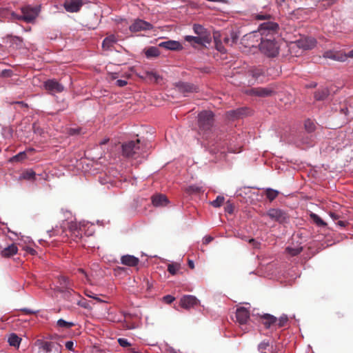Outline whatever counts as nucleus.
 <instances>
[{
    "label": "nucleus",
    "mask_w": 353,
    "mask_h": 353,
    "mask_svg": "<svg viewBox=\"0 0 353 353\" xmlns=\"http://www.w3.org/2000/svg\"><path fill=\"white\" fill-rule=\"evenodd\" d=\"M63 346L54 341L37 339L32 345L33 353H62Z\"/></svg>",
    "instance_id": "f257e3e1"
},
{
    "label": "nucleus",
    "mask_w": 353,
    "mask_h": 353,
    "mask_svg": "<svg viewBox=\"0 0 353 353\" xmlns=\"http://www.w3.org/2000/svg\"><path fill=\"white\" fill-rule=\"evenodd\" d=\"M214 114L210 110H203L198 114V127L199 133L210 132L214 125Z\"/></svg>",
    "instance_id": "f03ea898"
},
{
    "label": "nucleus",
    "mask_w": 353,
    "mask_h": 353,
    "mask_svg": "<svg viewBox=\"0 0 353 353\" xmlns=\"http://www.w3.org/2000/svg\"><path fill=\"white\" fill-rule=\"evenodd\" d=\"M259 49L269 57H275L279 54V46L274 38H261Z\"/></svg>",
    "instance_id": "7ed1b4c3"
},
{
    "label": "nucleus",
    "mask_w": 353,
    "mask_h": 353,
    "mask_svg": "<svg viewBox=\"0 0 353 353\" xmlns=\"http://www.w3.org/2000/svg\"><path fill=\"white\" fill-rule=\"evenodd\" d=\"M279 29L278 23L268 21L259 26L258 32L261 37L270 36V38H272L274 34H278Z\"/></svg>",
    "instance_id": "20e7f679"
},
{
    "label": "nucleus",
    "mask_w": 353,
    "mask_h": 353,
    "mask_svg": "<svg viewBox=\"0 0 353 353\" xmlns=\"http://www.w3.org/2000/svg\"><path fill=\"white\" fill-rule=\"evenodd\" d=\"M123 155L125 157L133 158L140 153V140L130 141L122 145Z\"/></svg>",
    "instance_id": "39448f33"
},
{
    "label": "nucleus",
    "mask_w": 353,
    "mask_h": 353,
    "mask_svg": "<svg viewBox=\"0 0 353 353\" xmlns=\"http://www.w3.org/2000/svg\"><path fill=\"white\" fill-rule=\"evenodd\" d=\"M266 215L272 221L281 224L288 223L290 220L288 214L279 208H270L267 211Z\"/></svg>",
    "instance_id": "423d86ee"
},
{
    "label": "nucleus",
    "mask_w": 353,
    "mask_h": 353,
    "mask_svg": "<svg viewBox=\"0 0 353 353\" xmlns=\"http://www.w3.org/2000/svg\"><path fill=\"white\" fill-rule=\"evenodd\" d=\"M21 12L22 14L19 16L17 19L19 20H23L27 23H32L39 15V8L37 7L26 6L21 8Z\"/></svg>",
    "instance_id": "0eeeda50"
},
{
    "label": "nucleus",
    "mask_w": 353,
    "mask_h": 353,
    "mask_svg": "<svg viewBox=\"0 0 353 353\" xmlns=\"http://www.w3.org/2000/svg\"><path fill=\"white\" fill-rule=\"evenodd\" d=\"M276 92L274 88L272 86L262 88L258 87L250 89L248 93L251 95H255L259 97H267L274 94Z\"/></svg>",
    "instance_id": "6e6552de"
},
{
    "label": "nucleus",
    "mask_w": 353,
    "mask_h": 353,
    "mask_svg": "<svg viewBox=\"0 0 353 353\" xmlns=\"http://www.w3.org/2000/svg\"><path fill=\"white\" fill-rule=\"evenodd\" d=\"M177 90L186 96L189 93L197 92L198 87L192 83L179 81L175 83Z\"/></svg>",
    "instance_id": "1a4fd4ad"
},
{
    "label": "nucleus",
    "mask_w": 353,
    "mask_h": 353,
    "mask_svg": "<svg viewBox=\"0 0 353 353\" xmlns=\"http://www.w3.org/2000/svg\"><path fill=\"white\" fill-rule=\"evenodd\" d=\"M185 40L194 48L198 46H204L206 43H210L211 42V38H205L204 37L199 36H185Z\"/></svg>",
    "instance_id": "9d476101"
},
{
    "label": "nucleus",
    "mask_w": 353,
    "mask_h": 353,
    "mask_svg": "<svg viewBox=\"0 0 353 353\" xmlns=\"http://www.w3.org/2000/svg\"><path fill=\"white\" fill-rule=\"evenodd\" d=\"M45 88L50 93H60L63 91L64 87L54 79H50L45 82Z\"/></svg>",
    "instance_id": "9b49d317"
},
{
    "label": "nucleus",
    "mask_w": 353,
    "mask_h": 353,
    "mask_svg": "<svg viewBox=\"0 0 353 353\" xmlns=\"http://www.w3.org/2000/svg\"><path fill=\"white\" fill-rule=\"evenodd\" d=\"M153 26L151 23L141 19H137L130 26V30L132 32H139L141 30H148L152 29Z\"/></svg>",
    "instance_id": "f8f14e48"
},
{
    "label": "nucleus",
    "mask_w": 353,
    "mask_h": 353,
    "mask_svg": "<svg viewBox=\"0 0 353 353\" xmlns=\"http://www.w3.org/2000/svg\"><path fill=\"white\" fill-rule=\"evenodd\" d=\"M199 301L192 295H185L180 300V305L185 309H190L197 305Z\"/></svg>",
    "instance_id": "ddd939ff"
},
{
    "label": "nucleus",
    "mask_w": 353,
    "mask_h": 353,
    "mask_svg": "<svg viewBox=\"0 0 353 353\" xmlns=\"http://www.w3.org/2000/svg\"><path fill=\"white\" fill-rule=\"evenodd\" d=\"M83 4L82 0H70L66 1L63 3V7L67 12H77L80 10Z\"/></svg>",
    "instance_id": "4468645a"
},
{
    "label": "nucleus",
    "mask_w": 353,
    "mask_h": 353,
    "mask_svg": "<svg viewBox=\"0 0 353 353\" xmlns=\"http://www.w3.org/2000/svg\"><path fill=\"white\" fill-rule=\"evenodd\" d=\"M236 321L241 325H244L250 318V311L244 307L237 308L236 311Z\"/></svg>",
    "instance_id": "2eb2a0df"
},
{
    "label": "nucleus",
    "mask_w": 353,
    "mask_h": 353,
    "mask_svg": "<svg viewBox=\"0 0 353 353\" xmlns=\"http://www.w3.org/2000/svg\"><path fill=\"white\" fill-rule=\"evenodd\" d=\"M261 38L262 37H260V34L257 30L245 34V36H243V41H249L248 44L250 46L254 47L259 41H261Z\"/></svg>",
    "instance_id": "dca6fc26"
},
{
    "label": "nucleus",
    "mask_w": 353,
    "mask_h": 353,
    "mask_svg": "<svg viewBox=\"0 0 353 353\" xmlns=\"http://www.w3.org/2000/svg\"><path fill=\"white\" fill-rule=\"evenodd\" d=\"M121 261L125 265L135 267L139 264V259L133 255L126 254L121 256Z\"/></svg>",
    "instance_id": "f3484780"
},
{
    "label": "nucleus",
    "mask_w": 353,
    "mask_h": 353,
    "mask_svg": "<svg viewBox=\"0 0 353 353\" xmlns=\"http://www.w3.org/2000/svg\"><path fill=\"white\" fill-rule=\"evenodd\" d=\"M159 46L170 50H180L182 49L179 42L172 40L161 42L159 44Z\"/></svg>",
    "instance_id": "a211bd4d"
},
{
    "label": "nucleus",
    "mask_w": 353,
    "mask_h": 353,
    "mask_svg": "<svg viewBox=\"0 0 353 353\" xmlns=\"http://www.w3.org/2000/svg\"><path fill=\"white\" fill-rule=\"evenodd\" d=\"M258 350L261 353H273L275 348L268 341L264 340L258 345Z\"/></svg>",
    "instance_id": "6ab92c4d"
},
{
    "label": "nucleus",
    "mask_w": 353,
    "mask_h": 353,
    "mask_svg": "<svg viewBox=\"0 0 353 353\" xmlns=\"http://www.w3.org/2000/svg\"><path fill=\"white\" fill-rule=\"evenodd\" d=\"M59 283L60 286L59 287V291L61 292H70V281L68 277L65 276H60L59 277Z\"/></svg>",
    "instance_id": "aec40b11"
},
{
    "label": "nucleus",
    "mask_w": 353,
    "mask_h": 353,
    "mask_svg": "<svg viewBox=\"0 0 353 353\" xmlns=\"http://www.w3.org/2000/svg\"><path fill=\"white\" fill-rule=\"evenodd\" d=\"M152 203L156 207L164 206L168 203V199L163 194H157L152 197Z\"/></svg>",
    "instance_id": "412c9836"
},
{
    "label": "nucleus",
    "mask_w": 353,
    "mask_h": 353,
    "mask_svg": "<svg viewBox=\"0 0 353 353\" xmlns=\"http://www.w3.org/2000/svg\"><path fill=\"white\" fill-rule=\"evenodd\" d=\"M263 320V324L265 328H270L272 325H274L277 322V319L273 315L265 314L261 316Z\"/></svg>",
    "instance_id": "4be33fe9"
},
{
    "label": "nucleus",
    "mask_w": 353,
    "mask_h": 353,
    "mask_svg": "<svg viewBox=\"0 0 353 353\" xmlns=\"http://www.w3.org/2000/svg\"><path fill=\"white\" fill-rule=\"evenodd\" d=\"M330 94V91L327 88H321L318 89L314 94V99L316 101H324Z\"/></svg>",
    "instance_id": "5701e85b"
},
{
    "label": "nucleus",
    "mask_w": 353,
    "mask_h": 353,
    "mask_svg": "<svg viewBox=\"0 0 353 353\" xmlns=\"http://www.w3.org/2000/svg\"><path fill=\"white\" fill-rule=\"evenodd\" d=\"M193 30H194V32L199 37H204L205 38H211L210 34L201 25L194 24Z\"/></svg>",
    "instance_id": "b1692460"
},
{
    "label": "nucleus",
    "mask_w": 353,
    "mask_h": 353,
    "mask_svg": "<svg viewBox=\"0 0 353 353\" xmlns=\"http://www.w3.org/2000/svg\"><path fill=\"white\" fill-rule=\"evenodd\" d=\"M18 251L17 245L14 243L4 248L1 251V256L3 257H10L15 254Z\"/></svg>",
    "instance_id": "393cba45"
},
{
    "label": "nucleus",
    "mask_w": 353,
    "mask_h": 353,
    "mask_svg": "<svg viewBox=\"0 0 353 353\" xmlns=\"http://www.w3.org/2000/svg\"><path fill=\"white\" fill-rule=\"evenodd\" d=\"M117 42V39L114 35L112 34L104 39L102 43L103 48L108 49L112 47Z\"/></svg>",
    "instance_id": "a878e982"
},
{
    "label": "nucleus",
    "mask_w": 353,
    "mask_h": 353,
    "mask_svg": "<svg viewBox=\"0 0 353 353\" xmlns=\"http://www.w3.org/2000/svg\"><path fill=\"white\" fill-rule=\"evenodd\" d=\"M21 341V339L14 333L10 334L8 339L10 345L17 347H19Z\"/></svg>",
    "instance_id": "bb28decb"
},
{
    "label": "nucleus",
    "mask_w": 353,
    "mask_h": 353,
    "mask_svg": "<svg viewBox=\"0 0 353 353\" xmlns=\"http://www.w3.org/2000/svg\"><path fill=\"white\" fill-rule=\"evenodd\" d=\"M145 54L148 58L157 57L159 56L160 52L158 48L151 46L145 50Z\"/></svg>",
    "instance_id": "cd10ccee"
},
{
    "label": "nucleus",
    "mask_w": 353,
    "mask_h": 353,
    "mask_svg": "<svg viewBox=\"0 0 353 353\" xmlns=\"http://www.w3.org/2000/svg\"><path fill=\"white\" fill-rule=\"evenodd\" d=\"M20 178L25 180L34 181L36 179V173L32 170H27L21 174Z\"/></svg>",
    "instance_id": "c85d7f7f"
},
{
    "label": "nucleus",
    "mask_w": 353,
    "mask_h": 353,
    "mask_svg": "<svg viewBox=\"0 0 353 353\" xmlns=\"http://www.w3.org/2000/svg\"><path fill=\"white\" fill-rule=\"evenodd\" d=\"M265 193L266 197L270 202L273 201L279 194V191L273 190L272 188H267L265 191Z\"/></svg>",
    "instance_id": "c756f323"
},
{
    "label": "nucleus",
    "mask_w": 353,
    "mask_h": 353,
    "mask_svg": "<svg viewBox=\"0 0 353 353\" xmlns=\"http://www.w3.org/2000/svg\"><path fill=\"white\" fill-rule=\"evenodd\" d=\"M145 78L155 83H158L159 80L161 79L159 74L152 71H146L145 72Z\"/></svg>",
    "instance_id": "7c9ffc66"
},
{
    "label": "nucleus",
    "mask_w": 353,
    "mask_h": 353,
    "mask_svg": "<svg viewBox=\"0 0 353 353\" xmlns=\"http://www.w3.org/2000/svg\"><path fill=\"white\" fill-rule=\"evenodd\" d=\"M310 216L312 221L319 227H324L327 225L326 223L323 220H322L321 218L316 214L312 212Z\"/></svg>",
    "instance_id": "2f4dec72"
},
{
    "label": "nucleus",
    "mask_w": 353,
    "mask_h": 353,
    "mask_svg": "<svg viewBox=\"0 0 353 353\" xmlns=\"http://www.w3.org/2000/svg\"><path fill=\"white\" fill-rule=\"evenodd\" d=\"M250 72H251L252 77L255 79H258L259 77L263 76L264 74L263 69L260 67L253 68L250 70Z\"/></svg>",
    "instance_id": "473e14b6"
},
{
    "label": "nucleus",
    "mask_w": 353,
    "mask_h": 353,
    "mask_svg": "<svg viewBox=\"0 0 353 353\" xmlns=\"http://www.w3.org/2000/svg\"><path fill=\"white\" fill-rule=\"evenodd\" d=\"M27 158L26 153L25 152H21L10 159L12 162H20Z\"/></svg>",
    "instance_id": "72a5a7b5"
},
{
    "label": "nucleus",
    "mask_w": 353,
    "mask_h": 353,
    "mask_svg": "<svg viewBox=\"0 0 353 353\" xmlns=\"http://www.w3.org/2000/svg\"><path fill=\"white\" fill-rule=\"evenodd\" d=\"M57 324L59 327H63V328H70L72 327H73L74 325V323H72V322H68L63 319H59L57 322Z\"/></svg>",
    "instance_id": "f704fd0d"
},
{
    "label": "nucleus",
    "mask_w": 353,
    "mask_h": 353,
    "mask_svg": "<svg viewBox=\"0 0 353 353\" xmlns=\"http://www.w3.org/2000/svg\"><path fill=\"white\" fill-rule=\"evenodd\" d=\"M303 250V248L301 247H299V248H290V247H288L286 248V252L291 256H296L298 254H299Z\"/></svg>",
    "instance_id": "c9c22d12"
},
{
    "label": "nucleus",
    "mask_w": 353,
    "mask_h": 353,
    "mask_svg": "<svg viewBox=\"0 0 353 353\" xmlns=\"http://www.w3.org/2000/svg\"><path fill=\"white\" fill-rule=\"evenodd\" d=\"M304 125H305V130L308 132H312L315 130L316 125H315L314 123L310 119H307L305 121Z\"/></svg>",
    "instance_id": "e433bc0d"
},
{
    "label": "nucleus",
    "mask_w": 353,
    "mask_h": 353,
    "mask_svg": "<svg viewBox=\"0 0 353 353\" xmlns=\"http://www.w3.org/2000/svg\"><path fill=\"white\" fill-rule=\"evenodd\" d=\"M225 198L223 196H218L215 200L211 202V205L214 208L221 207L224 203Z\"/></svg>",
    "instance_id": "4c0bfd02"
},
{
    "label": "nucleus",
    "mask_w": 353,
    "mask_h": 353,
    "mask_svg": "<svg viewBox=\"0 0 353 353\" xmlns=\"http://www.w3.org/2000/svg\"><path fill=\"white\" fill-rule=\"evenodd\" d=\"M180 268V265L178 263H171L168 266V271L172 275L176 274L177 271Z\"/></svg>",
    "instance_id": "58836bf2"
},
{
    "label": "nucleus",
    "mask_w": 353,
    "mask_h": 353,
    "mask_svg": "<svg viewBox=\"0 0 353 353\" xmlns=\"http://www.w3.org/2000/svg\"><path fill=\"white\" fill-rule=\"evenodd\" d=\"M316 43V41L314 38H307L305 39V44L303 46V47L305 49H312L315 46Z\"/></svg>",
    "instance_id": "ea45409f"
},
{
    "label": "nucleus",
    "mask_w": 353,
    "mask_h": 353,
    "mask_svg": "<svg viewBox=\"0 0 353 353\" xmlns=\"http://www.w3.org/2000/svg\"><path fill=\"white\" fill-rule=\"evenodd\" d=\"M288 321V318L286 315L281 316L279 319H277V325L279 327H284Z\"/></svg>",
    "instance_id": "a19ab883"
},
{
    "label": "nucleus",
    "mask_w": 353,
    "mask_h": 353,
    "mask_svg": "<svg viewBox=\"0 0 353 353\" xmlns=\"http://www.w3.org/2000/svg\"><path fill=\"white\" fill-rule=\"evenodd\" d=\"M82 232L83 231H82L81 228H79V230H76L73 233L70 234V236L74 241H77L78 239H81Z\"/></svg>",
    "instance_id": "79ce46f5"
},
{
    "label": "nucleus",
    "mask_w": 353,
    "mask_h": 353,
    "mask_svg": "<svg viewBox=\"0 0 353 353\" xmlns=\"http://www.w3.org/2000/svg\"><path fill=\"white\" fill-rule=\"evenodd\" d=\"M78 305L83 307V308H85V309H88V310H91L92 309V307L90 304V301H88V300L83 299H81L80 300L78 303H77Z\"/></svg>",
    "instance_id": "37998d69"
},
{
    "label": "nucleus",
    "mask_w": 353,
    "mask_h": 353,
    "mask_svg": "<svg viewBox=\"0 0 353 353\" xmlns=\"http://www.w3.org/2000/svg\"><path fill=\"white\" fill-rule=\"evenodd\" d=\"M85 295L90 298H92L94 300H96L98 303H103L104 301L101 299L100 298L97 297V294H94L91 291H86L85 292Z\"/></svg>",
    "instance_id": "c03bdc74"
},
{
    "label": "nucleus",
    "mask_w": 353,
    "mask_h": 353,
    "mask_svg": "<svg viewBox=\"0 0 353 353\" xmlns=\"http://www.w3.org/2000/svg\"><path fill=\"white\" fill-rule=\"evenodd\" d=\"M68 228H69L70 233L72 234V233H73L74 232H75L76 230H79L81 228L79 227V225H77V223L70 222L69 223Z\"/></svg>",
    "instance_id": "a18cd8bd"
},
{
    "label": "nucleus",
    "mask_w": 353,
    "mask_h": 353,
    "mask_svg": "<svg viewBox=\"0 0 353 353\" xmlns=\"http://www.w3.org/2000/svg\"><path fill=\"white\" fill-rule=\"evenodd\" d=\"M119 344L123 347H128L130 346V343L126 339L120 338L118 339Z\"/></svg>",
    "instance_id": "49530a36"
},
{
    "label": "nucleus",
    "mask_w": 353,
    "mask_h": 353,
    "mask_svg": "<svg viewBox=\"0 0 353 353\" xmlns=\"http://www.w3.org/2000/svg\"><path fill=\"white\" fill-rule=\"evenodd\" d=\"M230 39H231V43H230V46H232L234 45V43H236L238 39H239V36L237 35V33L234 32V31H232L230 32Z\"/></svg>",
    "instance_id": "de8ad7c7"
},
{
    "label": "nucleus",
    "mask_w": 353,
    "mask_h": 353,
    "mask_svg": "<svg viewBox=\"0 0 353 353\" xmlns=\"http://www.w3.org/2000/svg\"><path fill=\"white\" fill-rule=\"evenodd\" d=\"M324 57L332 59L334 60H340V58L336 57V55L334 54V53L331 51L325 52L324 54ZM341 61H343V60L341 59Z\"/></svg>",
    "instance_id": "09e8293b"
},
{
    "label": "nucleus",
    "mask_w": 353,
    "mask_h": 353,
    "mask_svg": "<svg viewBox=\"0 0 353 353\" xmlns=\"http://www.w3.org/2000/svg\"><path fill=\"white\" fill-rule=\"evenodd\" d=\"M249 243L253 247L254 249H260L261 243L256 241L254 239H250L248 241Z\"/></svg>",
    "instance_id": "8fccbe9b"
},
{
    "label": "nucleus",
    "mask_w": 353,
    "mask_h": 353,
    "mask_svg": "<svg viewBox=\"0 0 353 353\" xmlns=\"http://www.w3.org/2000/svg\"><path fill=\"white\" fill-rule=\"evenodd\" d=\"M270 14H258L256 15L255 18L257 20H267L270 19Z\"/></svg>",
    "instance_id": "3c124183"
},
{
    "label": "nucleus",
    "mask_w": 353,
    "mask_h": 353,
    "mask_svg": "<svg viewBox=\"0 0 353 353\" xmlns=\"http://www.w3.org/2000/svg\"><path fill=\"white\" fill-rule=\"evenodd\" d=\"M12 74V72L10 70H3L0 72V76L2 77H10Z\"/></svg>",
    "instance_id": "603ef678"
},
{
    "label": "nucleus",
    "mask_w": 353,
    "mask_h": 353,
    "mask_svg": "<svg viewBox=\"0 0 353 353\" xmlns=\"http://www.w3.org/2000/svg\"><path fill=\"white\" fill-rule=\"evenodd\" d=\"M234 205L231 203H230L229 202L227 203V205L225 208V212H227L229 214H232L233 212H234Z\"/></svg>",
    "instance_id": "864d4df0"
},
{
    "label": "nucleus",
    "mask_w": 353,
    "mask_h": 353,
    "mask_svg": "<svg viewBox=\"0 0 353 353\" xmlns=\"http://www.w3.org/2000/svg\"><path fill=\"white\" fill-rule=\"evenodd\" d=\"M66 349L70 351H74V343L72 341H67L65 344Z\"/></svg>",
    "instance_id": "5fc2aeb1"
},
{
    "label": "nucleus",
    "mask_w": 353,
    "mask_h": 353,
    "mask_svg": "<svg viewBox=\"0 0 353 353\" xmlns=\"http://www.w3.org/2000/svg\"><path fill=\"white\" fill-rule=\"evenodd\" d=\"M81 128H70L69 130V134L70 135H75V134H79L80 133V131H81Z\"/></svg>",
    "instance_id": "6e6d98bb"
},
{
    "label": "nucleus",
    "mask_w": 353,
    "mask_h": 353,
    "mask_svg": "<svg viewBox=\"0 0 353 353\" xmlns=\"http://www.w3.org/2000/svg\"><path fill=\"white\" fill-rule=\"evenodd\" d=\"M163 300L167 303H171L174 301V298L170 295H166L163 297Z\"/></svg>",
    "instance_id": "4d7b16f0"
},
{
    "label": "nucleus",
    "mask_w": 353,
    "mask_h": 353,
    "mask_svg": "<svg viewBox=\"0 0 353 353\" xmlns=\"http://www.w3.org/2000/svg\"><path fill=\"white\" fill-rule=\"evenodd\" d=\"M213 239H214V238L212 236H206L203 239V243L207 245V244L210 243Z\"/></svg>",
    "instance_id": "13d9d810"
},
{
    "label": "nucleus",
    "mask_w": 353,
    "mask_h": 353,
    "mask_svg": "<svg viewBox=\"0 0 353 353\" xmlns=\"http://www.w3.org/2000/svg\"><path fill=\"white\" fill-rule=\"evenodd\" d=\"M117 85L119 87H123L127 85V81L125 80L119 79L117 81Z\"/></svg>",
    "instance_id": "bf43d9fd"
},
{
    "label": "nucleus",
    "mask_w": 353,
    "mask_h": 353,
    "mask_svg": "<svg viewBox=\"0 0 353 353\" xmlns=\"http://www.w3.org/2000/svg\"><path fill=\"white\" fill-rule=\"evenodd\" d=\"M241 112V110H234V111H231L230 114L234 117H238L240 115Z\"/></svg>",
    "instance_id": "052dcab7"
},
{
    "label": "nucleus",
    "mask_w": 353,
    "mask_h": 353,
    "mask_svg": "<svg viewBox=\"0 0 353 353\" xmlns=\"http://www.w3.org/2000/svg\"><path fill=\"white\" fill-rule=\"evenodd\" d=\"M78 272L82 274H83L86 279L87 281H89V278L85 270L82 268H79Z\"/></svg>",
    "instance_id": "680f3d73"
},
{
    "label": "nucleus",
    "mask_w": 353,
    "mask_h": 353,
    "mask_svg": "<svg viewBox=\"0 0 353 353\" xmlns=\"http://www.w3.org/2000/svg\"><path fill=\"white\" fill-rule=\"evenodd\" d=\"M223 41L225 44L230 45V43H231V39L230 37H226L224 38Z\"/></svg>",
    "instance_id": "e2e57ef3"
},
{
    "label": "nucleus",
    "mask_w": 353,
    "mask_h": 353,
    "mask_svg": "<svg viewBox=\"0 0 353 353\" xmlns=\"http://www.w3.org/2000/svg\"><path fill=\"white\" fill-rule=\"evenodd\" d=\"M348 109L347 107L342 108L341 109V112L344 114L345 115L347 114Z\"/></svg>",
    "instance_id": "0e129e2a"
},
{
    "label": "nucleus",
    "mask_w": 353,
    "mask_h": 353,
    "mask_svg": "<svg viewBox=\"0 0 353 353\" xmlns=\"http://www.w3.org/2000/svg\"><path fill=\"white\" fill-rule=\"evenodd\" d=\"M345 57L353 58V49L347 52L345 54Z\"/></svg>",
    "instance_id": "69168bd1"
},
{
    "label": "nucleus",
    "mask_w": 353,
    "mask_h": 353,
    "mask_svg": "<svg viewBox=\"0 0 353 353\" xmlns=\"http://www.w3.org/2000/svg\"><path fill=\"white\" fill-rule=\"evenodd\" d=\"M188 265L191 269H194V262L191 260L188 261Z\"/></svg>",
    "instance_id": "338daca9"
},
{
    "label": "nucleus",
    "mask_w": 353,
    "mask_h": 353,
    "mask_svg": "<svg viewBox=\"0 0 353 353\" xmlns=\"http://www.w3.org/2000/svg\"><path fill=\"white\" fill-rule=\"evenodd\" d=\"M337 225L341 226V227H345V223L344 221H339L337 222Z\"/></svg>",
    "instance_id": "774afa93"
}]
</instances>
